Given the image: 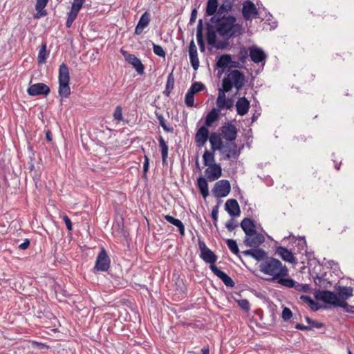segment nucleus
Segmentation results:
<instances>
[{"label":"nucleus","instance_id":"nucleus-1","mask_svg":"<svg viewBox=\"0 0 354 354\" xmlns=\"http://www.w3.org/2000/svg\"><path fill=\"white\" fill-rule=\"evenodd\" d=\"M259 271L267 276L266 280L277 283L281 286H291L292 279L289 277L287 266L274 257H266L259 264Z\"/></svg>","mask_w":354,"mask_h":354},{"label":"nucleus","instance_id":"nucleus-2","mask_svg":"<svg viewBox=\"0 0 354 354\" xmlns=\"http://www.w3.org/2000/svg\"><path fill=\"white\" fill-rule=\"evenodd\" d=\"M207 41L208 44L214 45L216 39V32L223 39H228L242 34L241 24H216V30L214 29L212 24H206Z\"/></svg>","mask_w":354,"mask_h":354},{"label":"nucleus","instance_id":"nucleus-3","mask_svg":"<svg viewBox=\"0 0 354 354\" xmlns=\"http://www.w3.org/2000/svg\"><path fill=\"white\" fill-rule=\"evenodd\" d=\"M245 82L243 73L239 70H232L223 79L222 87L224 91L229 92L234 86L238 91L242 88Z\"/></svg>","mask_w":354,"mask_h":354},{"label":"nucleus","instance_id":"nucleus-4","mask_svg":"<svg viewBox=\"0 0 354 354\" xmlns=\"http://www.w3.org/2000/svg\"><path fill=\"white\" fill-rule=\"evenodd\" d=\"M232 10V3L229 0H224L210 22H236V17L231 13Z\"/></svg>","mask_w":354,"mask_h":354},{"label":"nucleus","instance_id":"nucleus-5","mask_svg":"<svg viewBox=\"0 0 354 354\" xmlns=\"http://www.w3.org/2000/svg\"><path fill=\"white\" fill-rule=\"evenodd\" d=\"M59 95L62 98H67L71 94L69 86V70L66 64L62 63L59 68Z\"/></svg>","mask_w":354,"mask_h":354},{"label":"nucleus","instance_id":"nucleus-6","mask_svg":"<svg viewBox=\"0 0 354 354\" xmlns=\"http://www.w3.org/2000/svg\"><path fill=\"white\" fill-rule=\"evenodd\" d=\"M336 297L337 298L338 307L349 308L350 305L348 304L346 300L353 296V289L351 287L339 286L336 288Z\"/></svg>","mask_w":354,"mask_h":354},{"label":"nucleus","instance_id":"nucleus-7","mask_svg":"<svg viewBox=\"0 0 354 354\" xmlns=\"http://www.w3.org/2000/svg\"><path fill=\"white\" fill-rule=\"evenodd\" d=\"M198 248L201 252L200 257L207 263H209V266H215L217 261V256L206 245L205 243L199 239Z\"/></svg>","mask_w":354,"mask_h":354},{"label":"nucleus","instance_id":"nucleus-8","mask_svg":"<svg viewBox=\"0 0 354 354\" xmlns=\"http://www.w3.org/2000/svg\"><path fill=\"white\" fill-rule=\"evenodd\" d=\"M111 260L104 248H102L99 252L94 267L96 271L106 272L110 268Z\"/></svg>","mask_w":354,"mask_h":354},{"label":"nucleus","instance_id":"nucleus-9","mask_svg":"<svg viewBox=\"0 0 354 354\" xmlns=\"http://www.w3.org/2000/svg\"><path fill=\"white\" fill-rule=\"evenodd\" d=\"M230 189V183L227 180H220L215 183L212 193L216 198H223L229 194Z\"/></svg>","mask_w":354,"mask_h":354},{"label":"nucleus","instance_id":"nucleus-10","mask_svg":"<svg viewBox=\"0 0 354 354\" xmlns=\"http://www.w3.org/2000/svg\"><path fill=\"white\" fill-rule=\"evenodd\" d=\"M265 242V236L261 232L257 230L251 233L250 235H246L243 243L247 247L258 248L260 245Z\"/></svg>","mask_w":354,"mask_h":354},{"label":"nucleus","instance_id":"nucleus-11","mask_svg":"<svg viewBox=\"0 0 354 354\" xmlns=\"http://www.w3.org/2000/svg\"><path fill=\"white\" fill-rule=\"evenodd\" d=\"M315 297L317 300L322 301L326 304L338 307L337 298L336 294L329 290H319L317 292Z\"/></svg>","mask_w":354,"mask_h":354},{"label":"nucleus","instance_id":"nucleus-12","mask_svg":"<svg viewBox=\"0 0 354 354\" xmlns=\"http://www.w3.org/2000/svg\"><path fill=\"white\" fill-rule=\"evenodd\" d=\"M120 52L124 56L125 60L133 66L138 74L142 75L144 73L145 67L140 59L134 55L127 53L123 49H121Z\"/></svg>","mask_w":354,"mask_h":354},{"label":"nucleus","instance_id":"nucleus-13","mask_svg":"<svg viewBox=\"0 0 354 354\" xmlns=\"http://www.w3.org/2000/svg\"><path fill=\"white\" fill-rule=\"evenodd\" d=\"M242 14L244 18L248 21H251L254 19L258 14L254 3L250 0L244 1L243 3Z\"/></svg>","mask_w":354,"mask_h":354},{"label":"nucleus","instance_id":"nucleus-14","mask_svg":"<svg viewBox=\"0 0 354 354\" xmlns=\"http://www.w3.org/2000/svg\"><path fill=\"white\" fill-rule=\"evenodd\" d=\"M221 136L225 140L232 142L237 136V129L231 122L225 123L221 128Z\"/></svg>","mask_w":354,"mask_h":354},{"label":"nucleus","instance_id":"nucleus-15","mask_svg":"<svg viewBox=\"0 0 354 354\" xmlns=\"http://www.w3.org/2000/svg\"><path fill=\"white\" fill-rule=\"evenodd\" d=\"M49 87L44 83H36L30 86L28 88V93L30 96H36L39 95H47L50 93Z\"/></svg>","mask_w":354,"mask_h":354},{"label":"nucleus","instance_id":"nucleus-16","mask_svg":"<svg viewBox=\"0 0 354 354\" xmlns=\"http://www.w3.org/2000/svg\"><path fill=\"white\" fill-rule=\"evenodd\" d=\"M249 53L251 60L256 64L265 62L266 59L264 51L256 45L251 46L249 48Z\"/></svg>","mask_w":354,"mask_h":354},{"label":"nucleus","instance_id":"nucleus-17","mask_svg":"<svg viewBox=\"0 0 354 354\" xmlns=\"http://www.w3.org/2000/svg\"><path fill=\"white\" fill-rule=\"evenodd\" d=\"M205 174L207 179L209 181H214L218 179L222 176L221 167L219 164L209 165L205 170Z\"/></svg>","mask_w":354,"mask_h":354},{"label":"nucleus","instance_id":"nucleus-18","mask_svg":"<svg viewBox=\"0 0 354 354\" xmlns=\"http://www.w3.org/2000/svg\"><path fill=\"white\" fill-rule=\"evenodd\" d=\"M210 270L212 272L218 277L227 287L232 288L235 283L230 277H229L225 272L219 270L216 266H209Z\"/></svg>","mask_w":354,"mask_h":354},{"label":"nucleus","instance_id":"nucleus-19","mask_svg":"<svg viewBox=\"0 0 354 354\" xmlns=\"http://www.w3.org/2000/svg\"><path fill=\"white\" fill-rule=\"evenodd\" d=\"M242 254L246 257H252L257 261H263L268 257L267 252L261 248H254L244 250L242 252Z\"/></svg>","mask_w":354,"mask_h":354},{"label":"nucleus","instance_id":"nucleus-20","mask_svg":"<svg viewBox=\"0 0 354 354\" xmlns=\"http://www.w3.org/2000/svg\"><path fill=\"white\" fill-rule=\"evenodd\" d=\"M220 151L225 155V158L227 160L236 158L238 156L237 145L234 142L224 145L223 148Z\"/></svg>","mask_w":354,"mask_h":354},{"label":"nucleus","instance_id":"nucleus-21","mask_svg":"<svg viewBox=\"0 0 354 354\" xmlns=\"http://www.w3.org/2000/svg\"><path fill=\"white\" fill-rule=\"evenodd\" d=\"M225 209L232 216H239L241 214L239 205L235 199L227 200L225 205Z\"/></svg>","mask_w":354,"mask_h":354},{"label":"nucleus","instance_id":"nucleus-22","mask_svg":"<svg viewBox=\"0 0 354 354\" xmlns=\"http://www.w3.org/2000/svg\"><path fill=\"white\" fill-rule=\"evenodd\" d=\"M209 137L208 127H201L196 132L195 141L198 147H203L206 143Z\"/></svg>","mask_w":354,"mask_h":354},{"label":"nucleus","instance_id":"nucleus-23","mask_svg":"<svg viewBox=\"0 0 354 354\" xmlns=\"http://www.w3.org/2000/svg\"><path fill=\"white\" fill-rule=\"evenodd\" d=\"M235 106L237 114L243 116L248 113L250 102L247 98L242 97L238 99Z\"/></svg>","mask_w":354,"mask_h":354},{"label":"nucleus","instance_id":"nucleus-24","mask_svg":"<svg viewBox=\"0 0 354 354\" xmlns=\"http://www.w3.org/2000/svg\"><path fill=\"white\" fill-rule=\"evenodd\" d=\"M276 252L285 261L291 263H297V259L295 257L293 253L290 250H288L286 248L282 246L277 247Z\"/></svg>","mask_w":354,"mask_h":354},{"label":"nucleus","instance_id":"nucleus-25","mask_svg":"<svg viewBox=\"0 0 354 354\" xmlns=\"http://www.w3.org/2000/svg\"><path fill=\"white\" fill-rule=\"evenodd\" d=\"M85 0H73L66 22H73Z\"/></svg>","mask_w":354,"mask_h":354},{"label":"nucleus","instance_id":"nucleus-26","mask_svg":"<svg viewBox=\"0 0 354 354\" xmlns=\"http://www.w3.org/2000/svg\"><path fill=\"white\" fill-rule=\"evenodd\" d=\"M209 140L211 145L212 151H220L223 148L224 144L221 140V136L219 134L216 133H212Z\"/></svg>","mask_w":354,"mask_h":354},{"label":"nucleus","instance_id":"nucleus-27","mask_svg":"<svg viewBox=\"0 0 354 354\" xmlns=\"http://www.w3.org/2000/svg\"><path fill=\"white\" fill-rule=\"evenodd\" d=\"M241 227L246 235H250L251 233L256 231V225L254 221L250 218H245L241 223Z\"/></svg>","mask_w":354,"mask_h":354},{"label":"nucleus","instance_id":"nucleus-28","mask_svg":"<svg viewBox=\"0 0 354 354\" xmlns=\"http://www.w3.org/2000/svg\"><path fill=\"white\" fill-rule=\"evenodd\" d=\"M207 180V179H205L203 176H199L197 178V187L204 198H206L209 195V189Z\"/></svg>","mask_w":354,"mask_h":354},{"label":"nucleus","instance_id":"nucleus-29","mask_svg":"<svg viewBox=\"0 0 354 354\" xmlns=\"http://www.w3.org/2000/svg\"><path fill=\"white\" fill-rule=\"evenodd\" d=\"M48 2V0H37L35 5V9L37 10V13L35 15V19H39L40 17L46 15L45 7L46 6Z\"/></svg>","mask_w":354,"mask_h":354},{"label":"nucleus","instance_id":"nucleus-30","mask_svg":"<svg viewBox=\"0 0 354 354\" xmlns=\"http://www.w3.org/2000/svg\"><path fill=\"white\" fill-rule=\"evenodd\" d=\"M219 115L218 109L213 108L206 115L205 120V126L207 127H210L214 122L217 120Z\"/></svg>","mask_w":354,"mask_h":354},{"label":"nucleus","instance_id":"nucleus-31","mask_svg":"<svg viewBox=\"0 0 354 354\" xmlns=\"http://www.w3.org/2000/svg\"><path fill=\"white\" fill-rule=\"evenodd\" d=\"M227 93L225 91H224V88H220L218 89V94L217 99L216 100V104L217 106V109H218V111L225 108V102H226V95L225 93Z\"/></svg>","mask_w":354,"mask_h":354},{"label":"nucleus","instance_id":"nucleus-32","mask_svg":"<svg viewBox=\"0 0 354 354\" xmlns=\"http://www.w3.org/2000/svg\"><path fill=\"white\" fill-rule=\"evenodd\" d=\"M203 24H198L196 28V39L201 52L205 50V44L203 39Z\"/></svg>","mask_w":354,"mask_h":354},{"label":"nucleus","instance_id":"nucleus-33","mask_svg":"<svg viewBox=\"0 0 354 354\" xmlns=\"http://www.w3.org/2000/svg\"><path fill=\"white\" fill-rule=\"evenodd\" d=\"M218 5L217 0H207L205 15L207 16H214L218 10Z\"/></svg>","mask_w":354,"mask_h":354},{"label":"nucleus","instance_id":"nucleus-34","mask_svg":"<svg viewBox=\"0 0 354 354\" xmlns=\"http://www.w3.org/2000/svg\"><path fill=\"white\" fill-rule=\"evenodd\" d=\"M215 151H209L208 150H205L203 155V164L205 166L213 165L215 163V157H214Z\"/></svg>","mask_w":354,"mask_h":354},{"label":"nucleus","instance_id":"nucleus-35","mask_svg":"<svg viewBox=\"0 0 354 354\" xmlns=\"http://www.w3.org/2000/svg\"><path fill=\"white\" fill-rule=\"evenodd\" d=\"M231 63H233L231 56L230 55L225 54L219 57L216 62V66L218 68H224L227 66H229Z\"/></svg>","mask_w":354,"mask_h":354},{"label":"nucleus","instance_id":"nucleus-36","mask_svg":"<svg viewBox=\"0 0 354 354\" xmlns=\"http://www.w3.org/2000/svg\"><path fill=\"white\" fill-rule=\"evenodd\" d=\"M174 82H175V80H174L173 73H171L169 74V75L167 77L166 87H165V91H163V93L165 96H167V97L169 96L171 91L174 88Z\"/></svg>","mask_w":354,"mask_h":354},{"label":"nucleus","instance_id":"nucleus-37","mask_svg":"<svg viewBox=\"0 0 354 354\" xmlns=\"http://www.w3.org/2000/svg\"><path fill=\"white\" fill-rule=\"evenodd\" d=\"M159 142V146L161 149V156H162V162L165 163L167 161V158L168 156V146L167 142L165 141L163 138L162 136H160L158 138Z\"/></svg>","mask_w":354,"mask_h":354},{"label":"nucleus","instance_id":"nucleus-38","mask_svg":"<svg viewBox=\"0 0 354 354\" xmlns=\"http://www.w3.org/2000/svg\"><path fill=\"white\" fill-rule=\"evenodd\" d=\"M48 57V53L46 51V43H44L39 50L37 60L39 64H44L46 62Z\"/></svg>","mask_w":354,"mask_h":354},{"label":"nucleus","instance_id":"nucleus-39","mask_svg":"<svg viewBox=\"0 0 354 354\" xmlns=\"http://www.w3.org/2000/svg\"><path fill=\"white\" fill-rule=\"evenodd\" d=\"M300 299L307 304L312 310H317L319 309L318 304L310 296L301 295Z\"/></svg>","mask_w":354,"mask_h":354},{"label":"nucleus","instance_id":"nucleus-40","mask_svg":"<svg viewBox=\"0 0 354 354\" xmlns=\"http://www.w3.org/2000/svg\"><path fill=\"white\" fill-rule=\"evenodd\" d=\"M156 115L159 122L160 125L162 127V129L167 132H173L174 128L172 127L168 126L166 123V121L162 115L156 113Z\"/></svg>","mask_w":354,"mask_h":354},{"label":"nucleus","instance_id":"nucleus-41","mask_svg":"<svg viewBox=\"0 0 354 354\" xmlns=\"http://www.w3.org/2000/svg\"><path fill=\"white\" fill-rule=\"evenodd\" d=\"M227 245L230 250L236 255L239 254V250L236 241L234 239H227Z\"/></svg>","mask_w":354,"mask_h":354},{"label":"nucleus","instance_id":"nucleus-42","mask_svg":"<svg viewBox=\"0 0 354 354\" xmlns=\"http://www.w3.org/2000/svg\"><path fill=\"white\" fill-rule=\"evenodd\" d=\"M292 282H293L292 286H286V288H294L296 290L299 291V292H308L310 289L309 286L307 284H301V283H296L293 279H292Z\"/></svg>","mask_w":354,"mask_h":354},{"label":"nucleus","instance_id":"nucleus-43","mask_svg":"<svg viewBox=\"0 0 354 354\" xmlns=\"http://www.w3.org/2000/svg\"><path fill=\"white\" fill-rule=\"evenodd\" d=\"M205 89V85L201 82H194L192 84L191 87L189 88V91L194 94L200 92Z\"/></svg>","mask_w":354,"mask_h":354},{"label":"nucleus","instance_id":"nucleus-44","mask_svg":"<svg viewBox=\"0 0 354 354\" xmlns=\"http://www.w3.org/2000/svg\"><path fill=\"white\" fill-rule=\"evenodd\" d=\"M194 94L189 90L185 95V103L188 107H192L194 104Z\"/></svg>","mask_w":354,"mask_h":354},{"label":"nucleus","instance_id":"nucleus-45","mask_svg":"<svg viewBox=\"0 0 354 354\" xmlns=\"http://www.w3.org/2000/svg\"><path fill=\"white\" fill-rule=\"evenodd\" d=\"M189 56L192 68H194V70L196 71L199 67V59L198 57V53L189 55Z\"/></svg>","mask_w":354,"mask_h":354},{"label":"nucleus","instance_id":"nucleus-46","mask_svg":"<svg viewBox=\"0 0 354 354\" xmlns=\"http://www.w3.org/2000/svg\"><path fill=\"white\" fill-rule=\"evenodd\" d=\"M248 57V52L247 49L244 47H242L240 48L239 54H238V58L242 62L245 63L246 59Z\"/></svg>","mask_w":354,"mask_h":354},{"label":"nucleus","instance_id":"nucleus-47","mask_svg":"<svg viewBox=\"0 0 354 354\" xmlns=\"http://www.w3.org/2000/svg\"><path fill=\"white\" fill-rule=\"evenodd\" d=\"M306 321L309 324L308 327H310V330L313 328H321L323 326V324L317 321L313 320L309 317H306Z\"/></svg>","mask_w":354,"mask_h":354},{"label":"nucleus","instance_id":"nucleus-48","mask_svg":"<svg viewBox=\"0 0 354 354\" xmlns=\"http://www.w3.org/2000/svg\"><path fill=\"white\" fill-rule=\"evenodd\" d=\"M153 53L156 55L161 57H165V52L163 50L162 47L160 46V45L153 44Z\"/></svg>","mask_w":354,"mask_h":354},{"label":"nucleus","instance_id":"nucleus-49","mask_svg":"<svg viewBox=\"0 0 354 354\" xmlns=\"http://www.w3.org/2000/svg\"><path fill=\"white\" fill-rule=\"evenodd\" d=\"M113 118L115 120H117L118 122H120L123 120L122 116V109L120 106H118L115 111L113 113Z\"/></svg>","mask_w":354,"mask_h":354},{"label":"nucleus","instance_id":"nucleus-50","mask_svg":"<svg viewBox=\"0 0 354 354\" xmlns=\"http://www.w3.org/2000/svg\"><path fill=\"white\" fill-rule=\"evenodd\" d=\"M236 301L241 308H242L243 310H244L247 312L250 310V305L248 300H247L245 299H242L237 300Z\"/></svg>","mask_w":354,"mask_h":354},{"label":"nucleus","instance_id":"nucleus-51","mask_svg":"<svg viewBox=\"0 0 354 354\" xmlns=\"http://www.w3.org/2000/svg\"><path fill=\"white\" fill-rule=\"evenodd\" d=\"M281 317L284 321H288L292 317V313L290 308L285 307L283 309Z\"/></svg>","mask_w":354,"mask_h":354},{"label":"nucleus","instance_id":"nucleus-52","mask_svg":"<svg viewBox=\"0 0 354 354\" xmlns=\"http://www.w3.org/2000/svg\"><path fill=\"white\" fill-rule=\"evenodd\" d=\"M62 218L66 224L67 230L68 231H71L73 230V225L71 219L66 214L62 216Z\"/></svg>","mask_w":354,"mask_h":354},{"label":"nucleus","instance_id":"nucleus-53","mask_svg":"<svg viewBox=\"0 0 354 354\" xmlns=\"http://www.w3.org/2000/svg\"><path fill=\"white\" fill-rule=\"evenodd\" d=\"M237 224L236 223V221L233 218L229 220L225 224L226 228L230 232L234 230Z\"/></svg>","mask_w":354,"mask_h":354},{"label":"nucleus","instance_id":"nucleus-54","mask_svg":"<svg viewBox=\"0 0 354 354\" xmlns=\"http://www.w3.org/2000/svg\"><path fill=\"white\" fill-rule=\"evenodd\" d=\"M218 208H219L218 205H216L213 207V209L212 210L211 215H212V217L215 224L218 221Z\"/></svg>","mask_w":354,"mask_h":354},{"label":"nucleus","instance_id":"nucleus-55","mask_svg":"<svg viewBox=\"0 0 354 354\" xmlns=\"http://www.w3.org/2000/svg\"><path fill=\"white\" fill-rule=\"evenodd\" d=\"M149 24H138L135 30L136 35H140Z\"/></svg>","mask_w":354,"mask_h":354},{"label":"nucleus","instance_id":"nucleus-56","mask_svg":"<svg viewBox=\"0 0 354 354\" xmlns=\"http://www.w3.org/2000/svg\"><path fill=\"white\" fill-rule=\"evenodd\" d=\"M164 218L167 222H169V223H171L174 225H176L180 221L179 219L176 218L170 215H165L164 216Z\"/></svg>","mask_w":354,"mask_h":354},{"label":"nucleus","instance_id":"nucleus-57","mask_svg":"<svg viewBox=\"0 0 354 354\" xmlns=\"http://www.w3.org/2000/svg\"><path fill=\"white\" fill-rule=\"evenodd\" d=\"M197 53V48L194 43V41L192 39L189 45V55L194 54Z\"/></svg>","mask_w":354,"mask_h":354},{"label":"nucleus","instance_id":"nucleus-58","mask_svg":"<svg viewBox=\"0 0 354 354\" xmlns=\"http://www.w3.org/2000/svg\"><path fill=\"white\" fill-rule=\"evenodd\" d=\"M151 19V15L148 12H145L141 16L138 22H149Z\"/></svg>","mask_w":354,"mask_h":354},{"label":"nucleus","instance_id":"nucleus-59","mask_svg":"<svg viewBox=\"0 0 354 354\" xmlns=\"http://www.w3.org/2000/svg\"><path fill=\"white\" fill-rule=\"evenodd\" d=\"M175 226H176L178 228L180 235L183 236H185V226L180 220L178 221V223Z\"/></svg>","mask_w":354,"mask_h":354},{"label":"nucleus","instance_id":"nucleus-60","mask_svg":"<svg viewBox=\"0 0 354 354\" xmlns=\"http://www.w3.org/2000/svg\"><path fill=\"white\" fill-rule=\"evenodd\" d=\"M149 159L147 156H145V162L143 164V171L146 174L149 169Z\"/></svg>","mask_w":354,"mask_h":354},{"label":"nucleus","instance_id":"nucleus-61","mask_svg":"<svg viewBox=\"0 0 354 354\" xmlns=\"http://www.w3.org/2000/svg\"><path fill=\"white\" fill-rule=\"evenodd\" d=\"M29 245H30V241H29V239H26L24 240V241L19 245L18 248L20 250H26L29 247Z\"/></svg>","mask_w":354,"mask_h":354},{"label":"nucleus","instance_id":"nucleus-62","mask_svg":"<svg viewBox=\"0 0 354 354\" xmlns=\"http://www.w3.org/2000/svg\"><path fill=\"white\" fill-rule=\"evenodd\" d=\"M226 109H231L234 106V101L232 98H227L225 104Z\"/></svg>","mask_w":354,"mask_h":354},{"label":"nucleus","instance_id":"nucleus-63","mask_svg":"<svg viewBox=\"0 0 354 354\" xmlns=\"http://www.w3.org/2000/svg\"><path fill=\"white\" fill-rule=\"evenodd\" d=\"M295 328L302 330H310V327H308V326H305L301 324H297L295 325Z\"/></svg>","mask_w":354,"mask_h":354},{"label":"nucleus","instance_id":"nucleus-64","mask_svg":"<svg viewBox=\"0 0 354 354\" xmlns=\"http://www.w3.org/2000/svg\"><path fill=\"white\" fill-rule=\"evenodd\" d=\"M196 15H197V10L196 8H194L192 11L189 22H194L196 19Z\"/></svg>","mask_w":354,"mask_h":354}]
</instances>
